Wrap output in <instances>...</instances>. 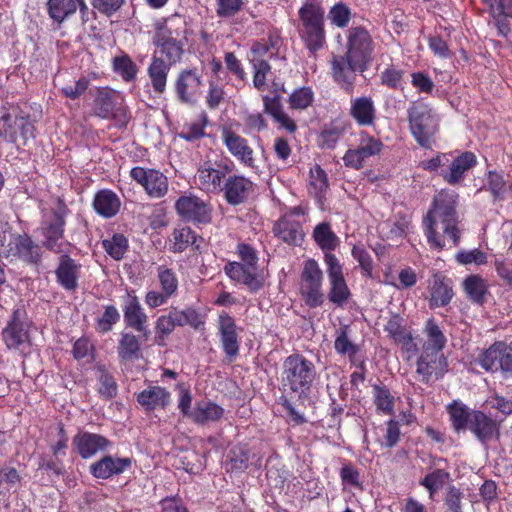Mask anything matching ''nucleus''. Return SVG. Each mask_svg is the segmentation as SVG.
I'll return each mask as SVG.
<instances>
[{
  "instance_id": "9d476101",
  "label": "nucleus",
  "mask_w": 512,
  "mask_h": 512,
  "mask_svg": "<svg viewBox=\"0 0 512 512\" xmlns=\"http://www.w3.org/2000/svg\"><path fill=\"white\" fill-rule=\"evenodd\" d=\"M33 130L32 123L24 116L8 113L0 118V137L17 145H25L33 138Z\"/></svg>"
},
{
  "instance_id": "c03bdc74",
  "label": "nucleus",
  "mask_w": 512,
  "mask_h": 512,
  "mask_svg": "<svg viewBox=\"0 0 512 512\" xmlns=\"http://www.w3.org/2000/svg\"><path fill=\"white\" fill-rule=\"evenodd\" d=\"M328 187L329 183L325 171L319 165L313 166L309 173L310 192L316 198H321L328 190Z\"/></svg>"
},
{
  "instance_id": "c85d7f7f",
  "label": "nucleus",
  "mask_w": 512,
  "mask_h": 512,
  "mask_svg": "<svg viewBox=\"0 0 512 512\" xmlns=\"http://www.w3.org/2000/svg\"><path fill=\"white\" fill-rule=\"evenodd\" d=\"M476 162L474 153L464 152L453 159L448 170L441 171V176L449 184H456L462 180L465 172L471 169Z\"/></svg>"
},
{
  "instance_id": "393cba45",
  "label": "nucleus",
  "mask_w": 512,
  "mask_h": 512,
  "mask_svg": "<svg viewBox=\"0 0 512 512\" xmlns=\"http://www.w3.org/2000/svg\"><path fill=\"white\" fill-rule=\"evenodd\" d=\"M131 466L130 458L105 456L91 464V474L100 479H107L113 475L121 474Z\"/></svg>"
},
{
  "instance_id": "6e6d98bb",
  "label": "nucleus",
  "mask_w": 512,
  "mask_h": 512,
  "mask_svg": "<svg viewBox=\"0 0 512 512\" xmlns=\"http://www.w3.org/2000/svg\"><path fill=\"white\" fill-rule=\"evenodd\" d=\"M140 349L138 338L130 333L122 334L118 346V354L122 359H131L135 357Z\"/></svg>"
},
{
  "instance_id": "69168bd1",
  "label": "nucleus",
  "mask_w": 512,
  "mask_h": 512,
  "mask_svg": "<svg viewBox=\"0 0 512 512\" xmlns=\"http://www.w3.org/2000/svg\"><path fill=\"white\" fill-rule=\"evenodd\" d=\"M488 187L494 198H503L506 191V180L503 173L496 171H489L488 173Z\"/></svg>"
},
{
  "instance_id": "bf43d9fd",
  "label": "nucleus",
  "mask_w": 512,
  "mask_h": 512,
  "mask_svg": "<svg viewBox=\"0 0 512 512\" xmlns=\"http://www.w3.org/2000/svg\"><path fill=\"white\" fill-rule=\"evenodd\" d=\"M350 9L343 3L335 4L328 13V19L337 27H346L350 21Z\"/></svg>"
},
{
  "instance_id": "ea45409f",
  "label": "nucleus",
  "mask_w": 512,
  "mask_h": 512,
  "mask_svg": "<svg viewBox=\"0 0 512 512\" xmlns=\"http://www.w3.org/2000/svg\"><path fill=\"white\" fill-rule=\"evenodd\" d=\"M189 244H193L196 248L199 245L196 244V238L193 231L189 227H178L175 228L170 238V249L175 253L184 251Z\"/></svg>"
},
{
  "instance_id": "bb28decb",
  "label": "nucleus",
  "mask_w": 512,
  "mask_h": 512,
  "mask_svg": "<svg viewBox=\"0 0 512 512\" xmlns=\"http://www.w3.org/2000/svg\"><path fill=\"white\" fill-rule=\"evenodd\" d=\"M218 326L225 353L230 357L237 355L239 344L235 321L227 313H221L219 315Z\"/></svg>"
},
{
  "instance_id": "4d7b16f0",
  "label": "nucleus",
  "mask_w": 512,
  "mask_h": 512,
  "mask_svg": "<svg viewBox=\"0 0 512 512\" xmlns=\"http://www.w3.org/2000/svg\"><path fill=\"white\" fill-rule=\"evenodd\" d=\"M120 319L117 308L113 305L105 307L103 314L97 319L96 328L101 333L110 331Z\"/></svg>"
},
{
  "instance_id": "9b49d317",
  "label": "nucleus",
  "mask_w": 512,
  "mask_h": 512,
  "mask_svg": "<svg viewBox=\"0 0 512 512\" xmlns=\"http://www.w3.org/2000/svg\"><path fill=\"white\" fill-rule=\"evenodd\" d=\"M329 279L328 298L330 302L341 307L350 297V290L342 273V266L335 255L326 253L324 257Z\"/></svg>"
},
{
  "instance_id": "ddd939ff",
  "label": "nucleus",
  "mask_w": 512,
  "mask_h": 512,
  "mask_svg": "<svg viewBox=\"0 0 512 512\" xmlns=\"http://www.w3.org/2000/svg\"><path fill=\"white\" fill-rule=\"evenodd\" d=\"M447 369L448 363L443 353L423 350L417 360L416 374L420 381L429 383L442 378Z\"/></svg>"
},
{
  "instance_id": "58836bf2",
  "label": "nucleus",
  "mask_w": 512,
  "mask_h": 512,
  "mask_svg": "<svg viewBox=\"0 0 512 512\" xmlns=\"http://www.w3.org/2000/svg\"><path fill=\"white\" fill-rule=\"evenodd\" d=\"M316 244L326 253L333 251L339 244V239L331 230L328 223H320L313 230Z\"/></svg>"
},
{
  "instance_id": "8fccbe9b",
  "label": "nucleus",
  "mask_w": 512,
  "mask_h": 512,
  "mask_svg": "<svg viewBox=\"0 0 512 512\" xmlns=\"http://www.w3.org/2000/svg\"><path fill=\"white\" fill-rule=\"evenodd\" d=\"M105 251L115 260H121L128 248V240L122 234H114L102 242Z\"/></svg>"
},
{
  "instance_id": "cd10ccee",
  "label": "nucleus",
  "mask_w": 512,
  "mask_h": 512,
  "mask_svg": "<svg viewBox=\"0 0 512 512\" xmlns=\"http://www.w3.org/2000/svg\"><path fill=\"white\" fill-rule=\"evenodd\" d=\"M138 403L146 410L164 409L170 403V393L160 386H149L137 395Z\"/></svg>"
},
{
  "instance_id": "6ab92c4d",
  "label": "nucleus",
  "mask_w": 512,
  "mask_h": 512,
  "mask_svg": "<svg viewBox=\"0 0 512 512\" xmlns=\"http://www.w3.org/2000/svg\"><path fill=\"white\" fill-rule=\"evenodd\" d=\"M202 86V77L195 69L182 71L175 83L177 95L185 103H194L201 94Z\"/></svg>"
},
{
  "instance_id": "aec40b11",
  "label": "nucleus",
  "mask_w": 512,
  "mask_h": 512,
  "mask_svg": "<svg viewBox=\"0 0 512 512\" xmlns=\"http://www.w3.org/2000/svg\"><path fill=\"white\" fill-rule=\"evenodd\" d=\"M123 314L127 326L138 332H146L148 317L134 291H127L123 297Z\"/></svg>"
},
{
  "instance_id": "680f3d73",
  "label": "nucleus",
  "mask_w": 512,
  "mask_h": 512,
  "mask_svg": "<svg viewBox=\"0 0 512 512\" xmlns=\"http://www.w3.org/2000/svg\"><path fill=\"white\" fill-rule=\"evenodd\" d=\"M289 101L292 108L305 109L310 106L313 101V92L307 87L297 89L290 95Z\"/></svg>"
},
{
  "instance_id": "5fc2aeb1",
  "label": "nucleus",
  "mask_w": 512,
  "mask_h": 512,
  "mask_svg": "<svg viewBox=\"0 0 512 512\" xmlns=\"http://www.w3.org/2000/svg\"><path fill=\"white\" fill-rule=\"evenodd\" d=\"M206 122L207 118L204 115L197 121L186 123L178 134L179 137L189 142L202 138L205 135Z\"/></svg>"
},
{
  "instance_id": "a211bd4d",
  "label": "nucleus",
  "mask_w": 512,
  "mask_h": 512,
  "mask_svg": "<svg viewBox=\"0 0 512 512\" xmlns=\"http://www.w3.org/2000/svg\"><path fill=\"white\" fill-rule=\"evenodd\" d=\"M224 271L230 279L244 284L251 291H257L263 286L264 278L255 265L231 262L225 265Z\"/></svg>"
},
{
  "instance_id": "f03ea898",
  "label": "nucleus",
  "mask_w": 512,
  "mask_h": 512,
  "mask_svg": "<svg viewBox=\"0 0 512 512\" xmlns=\"http://www.w3.org/2000/svg\"><path fill=\"white\" fill-rule=\"evenodd\" d=\"M185 21L182 17L174 15L156 24L153 44L154 53L169 64H176L184 53V40L186 38Z\"/></svg>"
},
{
  "instance_id": "0eeeda50",
  "label": "nucleus",
  "mask_w": 512,
  "mask_h": 512,
  "mask_svg": "<svg viewBox=\"0 0 512 512\" xmlns=\"http://www.w3.org/2000/svg\"><path fill=\"white\" fill-rule=\"evenodd\" d=\"M130 176L150 198L160 199L168 193V178L159 170L138 166L131 169Z\"/></svg>"
},
{
  "instance_id": "4468645a",
  "label": "nucleus",
  "mask_w": 512,
  "mask_h": 512,
  "mask_svg": "<svg viewBox=\"0 0 512 512\" xmlns=\"http://www.w3.org/2000/svg\"><path fill=\"white\" fill-rule=\"evenodd\" d=\"M221 140L228 152L245 167H255L254 150L248 140L229 127L221 130Z\"/></svg>"
},
{
  "instance_id": "dca6fc26",
  "label": "nucleus",
  "mask_w": 512,
  "mask_h": 512,
  "mask_svg": "<svg viewBox=\"0 0 512 512\" xmlns=\"http://www.w3.org/2000/svg\"><path fill=\"white\" fill-rule=\"evenodd\" d=\"M175 208L177 213L188 221L207 223L211 219L210 206L194 195L180 197L176 201Z\"/></svg>"
},
{
  "instance_id": "5701e85b",
  "label": "nucleus",
  "mask_w": 512,
  "mask_h": 512,
  "mask_svg": "<svg viewBox=\"0 0 512 512\" xmlns=\"http://www.w3.org/2000/svg\"><path fill=\"white\" fill-rule=\"evenodd\" d=\"M81 266L67 255H62L55 270L57 283L67 291H74L78 287Z\"/></svg>"
},
{
  "instance_id": "412c9836",
  "label": "nucleus",
  "mask_w": 512,
  "mask_h": 512,
  "mask_svg": "<svg viewBox=\"0 0 512 512\" xmlns=\"http://www.w3.org/2000/svg\"><path fill=\"white\" fill-rule=\"evenodd\" d=\"M253 191V183L241 175L229 176L223 186L226 201L231 205L243 203Z\"/></svg>"
},
{
  "instance_id": "1a4fd4ad",
  "label": "nucleus",
  "mask_w": 512,
  "mask_h": 512,
  "mask_svg": "<svg viewBox=\"0 0 512 512\" xmlns=\"http://www.w3.org/2000/svg\"><path fill=\"white\" fill-rule=\"evenodd\" d=\"M229 171L227 165L204 161L198 167L195 182L201 191L218 194L223 191V183Z\"/></svg>"
},
{
  "instance_id": "f257e3e1",
  "label": "nucleus",
  "mask_w": 512,
  "mask_h": 512,
  "mask_svg": "<svg viewBox=\"0 0 512 512\" xmlns=\"http://www.w3.org/2000/svg\"><path fill=\"white\" fill-rule=\"evenodd\" d=\"M457 200L458 195L452 190H441L435 195L432 208L423 220L427 241L431 247L441 249L445 245L439 236L438 230H441L444 236L452 240L454 245L458 244Z\"/></svg>"
},
{
  "instance_id": "338daca9",
  "label": "nucleus",
  "mask_w": 512,
  "mask_h": 512,
  "mask_svg": "<svg viewBox=\"0 0 512 512\" xmlns=\"http://www.w3.org/2000/svg\"><path fill=\"white\" fill-rule=\"evenodd\" d=\"M98 372L99 393L105 398H111L116 395L117 385L113 377L106 373L103 369H99Z\"/></svg>"
},
{
  "instance_id": "0e129e2a",
  "label": "nucleus",
  "mask_w": 512,
  "mask_h": 512,
  "mask_svg": "<svg viewBox=\"0 0 512 512\" xmlns=\"http://www.w3.org/2000/svg\"><path fill=\"white\" fill-rule=\"evenodd\" d=\"M494 267L497 273V276L502 280V282L512 288V260L508 258H496L494 261Z\"/></svg>"
},
{
  "instance_id": "79ce46f5",
  "label": "nucleus",
  "mask_w": 512,
  "mask_h": 512,
  "mask_svg": "<svg viewBox=\"0 0 512 512\" xmlns=\"http://www.w3.org/2000/svg\"><path fill=\"white\" fill-rule=\"evenodd\" d=\"M464 290L468 297L476 302L482 303L487 293L486 281L478 275H470L463 282Z\"/></svg>"
},
{
  "instance_id": "c9c22d12",
  "label": "nucleus",
  "mask_w": 512,
  "mask_h": 512,
  "mask_svg": "<svg viewBox=\"0 0 512 512\" xmlns=\"http://www.w3.org/2000/svg\"><path fill=\"white\" fill-rule=\"evenodd\" d=\"M29 336L26 325L16 317L3 331V340L9 349H19L28 342Z\"/></svg>"
},
{
  "instance_id": "f704fd0d",
  "label": "nucleus",
  "mask_w": 512,
  "mask_h": 512,
  "mask_svg": "<svg viewBox=\"0 0 512 512\" xmlns=\"http://www.w3.org/2000/svg\"><path fill=\"white\" fill-rule=\"evenodd\" d=\"M375 106L371 98L359 97L351 102L350 114L361 126H370L375 120Z\"/></svg>"
},
{
  "instance_id": "7ed1b4c3",
  "label": "nucleus",
  "mask_w": 512,
  "mask_h": 512,
  "mask_svg": "<svg viewBox=\"0 0 512 512\" xmlns=\"http://www.w3.org/2000/svg\"><path fill=\"white\" fill-rule=\"evenodd\" d=\"M447 410L452 427L456 432L470 430L481 442L492 437L495 423L483 412L471 410L459 401L449 404Z\"/></svg>"
},
{
  "instance_id": "4c0bfd02",
  "label": "nucleus",
  "mask_w": 512,
  "mask_h": 512,
  "mask_svg": "<svg viewBox=\"0 0 512 512\" xmlns=\"http://www.w3.org/2000/svg\"><path fill=\"white\" fill-rule=\"evenodd\" d=\"M424 333L426 335V340L423 345V350L437 351L442 353V349L446 343V338L434 320L429 319L426 322Z\"/></svg>"
},
{
  "instance_id": "423d86ee",
  "label": "nucleus",
  "mask_w": 512,
  "mask_h": 512,
  "mask_svg": "<svg viewBox=\"0 0 512 512\" xmlns=\"http://www.w3.org/2000/svg\"><path fill=\"white\" fill-rule=\"evenodd\" d=\"M322 281L323 274L318 263L314 259L306 260L300 277V293L310 308L319 307L324 301Z\"/></svg>"
},
{
  "instance_id": "72a5a7b5",
  "label": "nucleus",
  "mask_w": 512,
  "mask_h": 512,
  "mask_svg": "<svg viewBox=\"0 0 512 512\" xmlns=\"http://www.w3.org/2000/svg\"><path fill=\"white\" fill-rule=\"evenodd\" d=\"M93 206L99 215L105 218H111L120 210L121 201L116 193L111 190L104 189L96 193Z\"/></svg>"
},
{
  "instance_id": "052dcab7",
  "label": "nucleus",
  "mask_w": 512,
  "mask_h": 512,
  "mask_svg": "<svg viewBox=\"0 0 512 512\" xmlns=\"http://www.w3.org/2000/svg\"><path fill=\"white\" fill-rule=\"evenodd\" d=\"M173 311L175 315L174 321L177 323L178 326H184L189 324L194 328H199L201 325H203V321L201 320L200 316L193 309H173Z\"/></svg>"
},
{
  "instance_id": "13d9d810",
  "label": "nucleus",
  "mask_w": 512,
  "mask_h": 512,
  "mask_svg": "<svg viewBox=\"0 0 512 512\" xmlns=\"http://www.w3.org/2000/svg\"><path fill=\"white\" fill-rule=\"evenodd\" d=\"M456 259L463 265L475 264L480 266L488 262L487 254L479 249L461 250L457 253Z\"/></svg>"
},
{
  "instance_id": "a18cd8bd",
  "label": "nucleus",
  "mask_w": 512,
  "mask_h": 512,
  "mask_svg": "<svg viewBox=\"0 0 512 512\" xmlns=\"http://www.w3.org/2000/svg\"><path fill=\"white\" fill-rule=\"evenodd\" d=\"M334 348L338 354L347 355L351 361L359 351V347L350 340L346 327L336 330Z\"/></svg>"
},
{
  "instance_id": "de8ad7c7",
  "label": "nucleus",
  "mask_w": 512,
  "mask_h": 512,
  "mask_svg": "<svg viewBox=\"0 0 512 512\" xmlns=\"http://www.w3.org/2000/svg\"><path fill=\"white\" fill-rule=\"evenodd\" d=\"M449 476V473L443 469H435L428 473L420 481V484L428 490L429 497L432 499L434 494L444 487L445 483L449 479Z\"/></svg>"
},
{
  "instance_id": "37998d69",
  "label": "nucleus",
  "mask_w": 512,
  "mask_h": 512,
  "mask_svg": "<svg viewBox=\"0 0 512 512\" xmlns=\"http://www.w3.org/2000/svg\"><path fill=\"white\" fill-rule=\"evenodd\" d=\"M323 16L322 8L314 2H306L299 10L303 29L323 24Z\"/></svg>"
},
{
  "instance_id": "603ef678",
  "label": "nucleus",
  "mask_w": 512,
  "mask_h": 512,
  "mask_svg": "<svg viewBox=\"0 0 512 512\" xmlns=\"http://www.w3.org/2000/svg\"><path fill=\"white\" fill-rule=\"evenodd\" d=\"M21 477L13 467L0 468V495L16 491L20 485Z\"/></svg>"
},
{
  "instance_id": "6e6552de",
  "label": "nucleus",
  "mask_w": 512,
  "mask_h": 512,
  "mask_svg": "<svg viewBox=\"0 0 512 512\" xmlns=\"http://www.w3.org/2000/svg\"><path fill=\"white\" fill-rule=\"evenodd\" d=\"M372 52L373 46L369 33L363 28H351L346 55L353 65L365 70L372 59Z\"/></svg>"
},
{
  "instance_id": "e2e57ef3",
  "label": "nucleus",
  "mask_w": 512,
  "mask_h": 512,
  "mask_svg": "<svg viewBox=\"0 0 512 512\" xmlns=\"http://www.w3.org/2000/svg\"><path fill=\"white\" fill-rule=\"evenodd\" d=\"M340 476L344 489H363L359 472L354 467L350 465L342 467Z\"/></svg>"
},
{
  "instance_id": "20e7f679",
  "label": "nucleus",
  "mask_w": 512,
  "mask_h": 512,
  "mask_svg": "<svg viewBox=\"0 0 512 512\" xmlns=\"http://www.w3.org/2000/svg\"><path fill=\"white\" fill-rule=\"evenodd\" d=\"M409 124L415 140L425 148H430L438 131V117L425 104H413L409 111Z\"/></svg>"
},
{
  "instance_id": "f8f14e48",
  "label": "nucleus",
  "mask_w": 512,
  "mask_h": 512,
  "mask_svg": "<svg viewBox=\"0 0 512 512\" xmlns=\"http://www.w3.org/2000/svg\"><path fill=\"white\" fill-rule=\"evenodd\" d=\"M479 363L483 369L490 372L501 371L504 374L512 373V343L496 342L485 350Z\"/></svg>"
},
{
  "instance_id": "39448f33",
  "label": "nucleus",
  "mask_w": 512,
  "mask_h": 512,
  "mask_svg": "<svg viewBox=\"0 0 512 512\" xmlns=\"http://www.w3.org/2000/svg\"><path fill=\"white\" fill-rule=\"evenodd\" d=\"M283 369V385L293 392L309 389L316 374L313 363L298 354L287 357Z\"/></svg>"
},
{
  "instance_id": "774afa93",
  "label": "nucleus",
  "mask_w": 512,
  "mask_h": 512,
  "mask_svg": "<svg viewBox=\"0 0 512 512\" xmlns=\"http://www.w3.org/2000/svg\"><path fill=\"white\" fill-rule=\"evenodd\" d=\"M494 18L512 17V0H485Z\"/></svg>"
},
{
  "instance_id": "a19ab883",
  "label": "nucleus",
  "mask_w": 512,
  "mask_h": 512,
  "mask_svg": "<svg viewBox=\"0 0 512 512\" xmlns=\"http://www.w3.org/2000/svg\"><path fill=\"white\" fill-rule=\"evenodd\" d=\"M453 296L451 286L440 277H435L431 287V306L447 305Z\"/></svg>"
},
{
  "instance_id": "473e14b6",
  "label": "nucleus",
  "mask_w": 512,
  "mask_h": 512,
  "mask_svg": "<svg viewBox=\"0 0 512 512\" xmlns=\"http://www.w3.org/2000/svg\"><path fill=\"white\" fill-rule=\"evenodd\" d=\"M172 64L167 63L163 58L152 56V61L148 67V75L151 80L152 87L156 93H163L166 89L167 76Z\"/></svg>"
},
{
  "instance_id": "2f4dec72",
  "label": "nucleus",
  "mask_w": 512,
  "mask_h": 512,
  "mask_svg": "<svg viewBox=\"0 0 512 512\" xmlns=\"http://www.w3.org/2000/svg\"><path fill=\"white\" fill-rule=\"evenodd\" d=\"M119 94L108 89H101L97 92L94 100V112L103 119L116 116V112H122V108H116Z\"/></svg>"
},
{
  "instance_id": "7c9ffc66",
  "label": "nucleus",
  "mask_w": 512,
  "mask_h": 512,
  "mask_svg": "<svg viewBox=\"0 0 512 512\" xmlns=\"http://www.w3.org/2000/svg\"><path fill=\"white\" fill-rule=\"evenodd\" d=\"M357 71H364L361 67L353 65L352 61L348 59L347 55L335 56L332 60V73L335 81L345 89H349L355 78Z\"/></svg>"
},
{
  "instance_id": "c756f323",
  "label": "nucleus",
  "mask_w": 512,
  "mask_h": 512,
  "mask_svg": "<svg viewBox=\"0 0 512 512\" xmlns=\"http://www.w3.org/2000/svg\"><path fill=\"white\" fill-rule=\"evenodd\" d=\"M275 235L291 245H298L303 239V231L299 221L291 215L283 216L274 226Z\"/></svg>"
},
{
  "instance_id": "4be33fe9",
  "label": "nucleus",
  "mask_w": 512,
  "mask_h": 512,
  "mask_svg": "<svg viewBox=\"0 0 512 512\" xmlns=\"http://www.w3.org/2000/svg\"><path fill=\"white\" fill-rule=\"evenodd\" d=\"M73 444L84 459L91 458L96 453L105 451L111 446L110 441L102 435L89 432L78 433L73 439Z\"/></svg>"
},
{
  "instance_id": "e433bc0d",
  "label": "nucleus",
  "mask_w": 512,
  "mask_h": 512,
  "mask_svg": "<svg viewBox=\"0 0 512 512\" xmlns=\"http://www.w3.org/2000/svg\"><path fill=\"white\" fill-rule=\"evenodd\" d=\"M224 409L211 401H200L193 409L192 419L197 423L217 421L222 418Z\"/></svg>"
},
{
  "instance_id": "a878e982",
  "label": "nucleus",
  "mask_w": 512,
  "mask_h": 512,
  "mask_svg": "<svg viewBox=\"0 0 512 512\" xmlns=\"http://www.w3.org/2000/svg\"><path fill=\"white\" fill-rule=\"evenodd\" d=\"M9 255L18 257L28 263H37L40 259V249L27 235L14 236L9 243Z\"/></svg>"
},
{
  "instance_id": "49530a36",
  "label": "nucleus",
  "mask_w": 512,
  "mask_h": 512,
  "mask_svg": "<svg viewBox=\"0 0 512 512\" xmlns=\"http://www.w3.org/2000/svg\"><path fill=\"white\" fill-rule=\"evenodd\" d=\"M373 398L376 409L384 415H391L394 412L395 398L385 387L374 386Z\"/></svg>"
},
{
  "instance_id": "f3484780",
  "label": "nucleus",
  "mask_w": 512,
  "mask_h": 512,
  "mask_svg": "<svg viewBox=\"0 0 512 512\" xmlns=\"http://www.w3.org/2000/svg\"><path fill=\"white\" fill-rule=\"evenodd\" d=\"M66 206L59 202V208L56 212V222L50 224L44 230V245L55 253L66 254L69 251L70 244L64 240V216L66 215Z\"/></svg>"
},
{
  "instance_id": "3c124183",
  "label": "nucleus",
  "mask_w": 512,
  "mask_h": 512,
  "mask_svg": "<svg viewBox=\"0 0 512 512\" xmlns=\"http://www.w3.org/2000/svg\"><path fill=\"white\" fill-rule=\"evenodd\" d=\"M113 69L125 81H132L138 72L136 64L126 55H120L113 59Z\"/></svg>"
},
{
  "instance_id": "09e8293b",
  "label": "nucleus",
  "mask_w": 512,
  "mask_h": 512,
  "mask_svg": "<svg viewBox=\"0 0 512 512\" xmlns=\"http://www.w3.org/2000/svg\"><path fill=\"white\" fill-rule=\"evenodd\" d=\"M157 278L161 291H163L165 295L173 297L177 292L179 284L176 273L165 266H159L157 268Z\"/></svg>"
},
{
  "instance_id": "864d4df0",
  "label": "nucleus",
  "mask_w": 512,
  "mask_h": 512,
  "mask_svg": "<svg viewBox=\"0 0 512 512\" xmlns=\"http://www.w3.org/2000/svg\"><path fill=\"white\" fill-rule=\"evenodd\" d=\"M302 38L310 51L320 49L325 42L323 24L304 28L302 30Z\"/></svg>"
},
{
  "instance_id": "2eb2a0df",
  "label": "nucleus",
  "mask_w": 512,
  "mask_h": 512,
  "mask_svg": "<svg viewBox=\"0 0 512 512\" xmlns=\"http://www.w3.org/2000/svg\"><path fill=\"white\" fill-rule=\"evenodd\" d=\"M382 147L380 140L368 134H361L358 146L349 149L343 156V161L348 167L360 169L368 158L379 154Z\"/></svg>"
},
{
  "instance_id": "b1692460",
  "label": "nucleus",
  "mask_w": 512,
  "mask_h": 512,
  "mask_svg": "<svg viewBox=\"0 0 512 512\" xmlns=\"http://www.w3.org/2000/svg\"><path fill=\"white\" fill-rule=\"evenodd\" d=\"M84 15L88 6L84 0H48L47 12L49 17L56 23L61 24L68 17L73 15L77 9Z\"/></svg>"
}]
</instances>
